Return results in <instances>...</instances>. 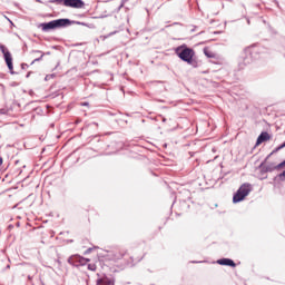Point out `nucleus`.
Here are the masks:
<instances>
[{"instance_id": "obj_1", "label": "nucleus", "mask_w": 285, "mask_h": 285, "mask_svg": "<svg viewBox=\"0 0 285 285\" xmlns=\"http://www.w3.org/2000/svg\"><path fill=\"white\" fill-rule=\"evenodd\" d=\"M176 55L180 60L186 61L187 63H191L194 61L195 51L194 49L180 46L176 48Z\"/></svg>"}, {"instance_id": "obj_2", "label": "nucleus", "mask_w": 285, "mask_h": 285, "mask_svg": "<svg viewBox=\"0 0 285 285\" xmlns=\"http://www.w3.org/2000/svg\"><path fill=\"white\" fill-rule=\"evenodd\" d=\"M69 22L70 21L68 19H58V20H52L50 22L41 23L40 28H41V31L49 32L50 30L62 28Z\"/></svg>"}, {"instance_id": "obj_3", "label": "nucleus", "mask_w": 285, "mask_h": 285, "mask_svg": "<svg viewBox=\"0 0 285 285\" xmlns=\"http://www.w3.org/2000/svg\"><path fill=\"white\" fill-rule=\"evenodd\" d=\"M249 193H252V185L248 183L242 184L238 191H236L235 196H233V203H240L249 195Z\"/></svg>"}, {"instance_id": "obj_4", "label": "nucleus", "mask_w": 285, "mask_h": 285, "mask_svg": "<svg viewBox=\"0 0 285 285\" xmlns=\"http://www.w3.org/2000/svg\"><path fill=\"white\" fill-rule=\"evenodd\" d=\"M0 52H2V55L4 56V62L6 66L8 67V70H10V73L13 75L12 53L2 43H0Z\"/></svg>"}, {"instance_id": "obj_5", "label": "nucleus", "mask_w": 285, "mask_h": 285, "mask_svg": "<svg viewBox=\"0 0 285 285\" xmlns=\"http://www.w3.org/2000/svg\"><path fill=\"white\" fill-rule=\"evenodd\" d=\"M57 2H62L66 8H73V9H83L85 2L82 0H57Z\"/></svg>"}, {"instance_id": "obj_6", "label": "nucleus", "mask_w": 285, "mask_h": 285, "mask_svg": "<svg viewBox=\"0 0 285 285\" xmlns=\"http://www.w3.org/2000/svg\"><path fill=\"white\" fill-rule=\"evenodd\" d=\"M268 140H271V135L266 131L261 132V135H258L257 141L255 142V147H259L261 144H264Z\"/></svg>"}, {"instance_id": "obj_7", "label": "nucleus", "mask_w": 285, "mask_h": 285, "mask_svg": "<svg viewBox=\"0 0 285 285\" xmlns=\"http://www.w3.org/2000/svg\"><path fill=\"white\" fill-rule=\"evenodd\" d=\"M218 264L220 266L236 267L235 262L230 258H220V259H218Z\"/></svg>"}, {"instance_id": "obj_8", "label": "nucleus", "mask_w": 285, "mask_h": 285, "mask_svg": "<svg viewBox=\"0 0 285 285\" xmlns=\"http://www.w3.org/2000/svg\"><path fill=\"white\" fill-rule=\"evenodd\" d=\"M203 52L205 53V57L208 59H216V53L208 47H205V49H203Z\"/></svg>"}, {"instance_id": "obj_9", "label": "nucleus", "mask_w": 285, "mask_h": 285, "mask_svg": "<svg viewBox=\"0 0 285 285\" xmlns=\"http://www.w3.org/2000/svg\"><path fill=\"white\" fill-rule=\"evenodd\" d=\"M98 285H115V281L111 278L104 277L98 281Z\"/></svg>"}, {"instance_id": "obj_10", "label": "nucleus", "mask_w": 285, "mask_h": 285, "mask_svg": "<svg viewBox=\"0 0 285 285\" xmlns=\"http://www.w3.org/2000/svg\"><path fill=\"white\" fill-rule=\"evenodd\" d=\"M8 114V110L6 109H0V116H6Z\"/></svg>"}, {"instance_id": "obj_11", "label": "nucleus", "mask_w": 285, "mask_h": 285, "mask_svg": "<svg viewBox=\"0 0 285 285\" xmlns=\"http://www.w3.org/2000/svg\"><path fill=\"white\" fill-rule=\"evenodd\" d=\"M88 269L95 271V269H96V266H95V265H88Z\"/></svg>"}, {"instance_id": "obj_12", "label": "nucleus", "mask_w": 285, "mask_h": 285, "mask_svg": "<svg viewBox=\"0 0 285 285\" xmlns=\"http://www.w3.org/2000/svg\"><path fill=\"white\" fill-rule=\"evenodd\" d=\"M82 261H85V263H89L90 262L89 258H82Z\"/></svg>"}, {"instance_id": "obj_13", "label": "nucleus", "mask_w": 285, "mask_h": 285, "mask_svg": "<svg viewBox=\"0 0 285 285\" xmlns=\"http://www.w3.org/2000/svg\"><path fill=\"white\" fill-rule=\"evenodd\" d=\"M36 61H40V58H36V59H33V62H36Z\"/></svg>"}, {"instance_id": "obj_14", "label": "nucleus", "mask_w": 285, "mask_h": 285, "mask_svg": "<svg viewBox=\"0 0 285 285\" xmlns=\"http://www.w3.org/2000/svg\"><path fill=\"white\" fill-rule=\"evenodd\" d=\"M266 171H272V169L271 168H266Z\"/></svg>"}, {"instance_id": "obj_15", "label": "nucleus", "mask_w": 285, "mask_h": 285, "mask_svg": "<svg viewBox=\"0 0 285 285\" xmlns=\"http://www.w3.org/2000/svg\"><path fill=\"white\" fill-rule=\"evenodd\" d=\"M82 106H88V104H87V102H85V104H82Z\"/></svg>"}, {"instance_id": "obj_16", "label": "nucleus", "mask_w": 285, "mask_h": 285, "mask_svg": "<svg viewBox=\"0 0 285 285\" xmlns=\"http://www.w3.org/2000/svg\"><path fill=\"white\" fill-rule=\"evenodd\" d=\"M0 165H2V158H0Z\"/></svg>"}, {"instance_id": "obj_17", "label": "nucleus", "mask_w": 285, "mask_h": 285, "mask_svg": "<svg viewBox=\"0 0 285 285\" xmlns=\"http://www.w3.org/2000/svg\"><path fill=\"white\" fill-rule=\"evenodd\" d=\"M36 53H41V51H35Z\"/></svg>"}, {"instance_id": "obj_18", "label": "nucleus", "mask_w": 285, "mask_h": 285, "mask_svg": "<svg viewBox=\"0 0 285 285\" xmlns=\"http://www.w3.org/2000/svg\"><path fill=\"white\" fill-rule=\"evenodd\" d=\"M42 57H43V53L40 55V58H42Z\"/></svg>"}, {"instance_id": "obj_19", "label": "nucleus", "mask_w": 285, "mask_h": 285, "mask_svg": "<svg viewBox=\"0 0 285 285\" xmlns=\"http://www.w3.org/2000/svg\"><path fill=\"white\" fill-rule=\"evenodd\" d=\"M246 52H249V49H247Z\"/></svg>"}]
</instances>
